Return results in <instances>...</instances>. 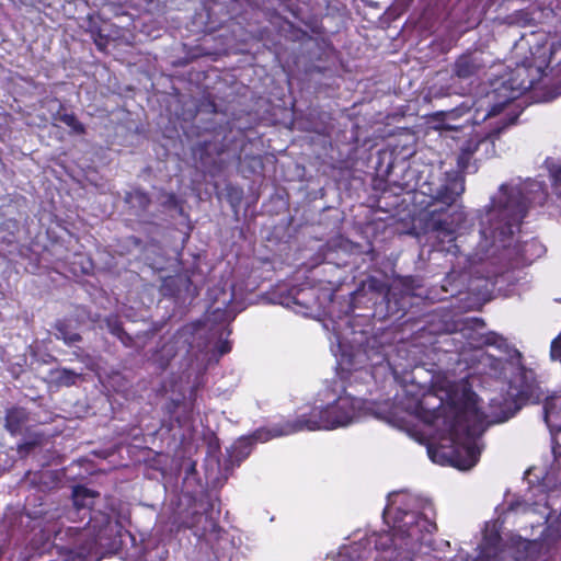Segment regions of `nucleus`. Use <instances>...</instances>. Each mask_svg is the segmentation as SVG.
I'll use <instances>...</instances> for the list:
<instances>
[{
	"label": "nucleus",
	"mask_w": 561,
	"mask_h": 561,
	"mask_svg": "<svg viewBox=\"0 0 561 561\" xmlns=\"http://www.w3.org/2000/svg\"><path fill=\"white\" fill-rule=\"evenodd\" d=\"M439 392L410 383L397 393L391 407L382 404L374 409L345 390L325 388L319 391L307 412L299 414L295 422H286V428L275 430L274 436L346 427L374 413L421 443L425 435L430 436L427 455L433 462L471 469L479 460L478 437L489 415L480 411L477 396L465 381L439 385Z\"/></svg>",
	"instance_id": "f257e3e1"
},
{
	"label": "nucleus",
	"mask_w": 561,
	"mask_h": 561,
	"mask_svg": "<svg viewBox=\"0 0 561 561\" xmlns=\"http://www.w3.org/2000/svg\"><path fill=\"white\" fill-rule=\"evenodd\" d=\"M414 500L405 494H396L383 512V518L389 529L340 548L335 561H358L373 552H383L388 561H411V554L416 552L426 541L436 525L432 518L433 508L428 504L422 514L408 511ZM511 551L500 548L497 537L486 539L482 551L476 561H512ZM513 561H518L514 558Z\"/></svg>",
	"instance_id": "f03ea898"
},
{
	"label": "nucleus",
	"mask_w": 561,
	"mask_h": 561,
	"mask_svg": "<svg viewBox=\"0 0 561 561\" xmlns=\"http://www.w3.org/2000/svg\"><path fill=\"white\" fill-rule=\"evenodd\" d=\"M526 202L517 186H502L492 201L491 208L481 220L482 247H505L513 234L514 227L520 222L526 213Z\"/></svg>",
	"instance_id": "7ed1b4c3"
},
{
	"label": "nucleus",
	"mask_w": 561,
	"mask_h": 561,
	"mask_svg": "<svg viewBox=\"0 0 561 561\" xmlns=\"http://www.w3.org/2000/svg\"><path fill=\"white\" fill-rule=\"evenodd\" d=\"M66 535L72 538L71 550L82 559L116 553L123 545L121 525L102 512L93 513L82 528H67Z\"/></svg>",
	"instance_id": "20e7f679"
},
{
	"label": "nucleus",
	"mask_w": 561,
	"mask_h": 561,
	"mask_svg": "<svg viewBox=\"0 0 561 561\" xmlns=\"http://www.w3.org/2000/svg\"><path fill=\"white\" fill-rule=\"evenodd\" d=\"M339 347L341 351L339 364L342 370L358 374V376H354V379L359 378L365 382L375 378L373 368L381 366L385 360L381 354L374 353V357H370L368 352L360 347L351 352L344 350L342 343L339 344Z\"/></svg>",
	"instance_id": "39448f33"
},
{
	"label": "nucleus",
	"mask_w": 561,
	"mask_h": 561,
	"mask_svg": "<svg viewBox=\"0 0 561 561\" xmlns=\"http://www.w3.org/2000/svg\"><path fill=\"white\" fill-rule=\"evenodd\" d=\"M540 69L526 66H517L515 69L516 78L503 81L500 87L494 89V92L503 98L502 102L496 105H506L507 102L515 100L525 91L531 89L535 80L539 77Z\"/></svg>",
	"instance_id": "423d86ee"
},
{
	"label": "nucleus",
	"mask_w": 561,
	"mask_h": 561,
	"mask_svg": "<svg viewBox=\"0 0 561 561\" xmlns=\"http://www.w3.org/2000/svg\"><path fill=\"white\" fill-rule=\"evenodd\" d=\"M518 107H478L476 116H482L486 127L488 136L500 134L504 128L513 125L519 112Z\"/></svg>",
	"instance_id": "0eeeda50"
},
{
	"label": "nucleus",
	"mask_w": 561,
	"mask_h": 561,
	"mask_svg": "<svg viewBox=\"0 0 561 561\" xmlns=\"http://www.w3.org/2000/svg\"><path fill=\"white\" fill-rule=\"evenodd\" d=\"M284 428H286V422L284 424L275 425L268 430H259L253 437H242L238 439L229 450L230 458L240 462L251 453L253 439L257 442H267L275 437V430Z\"/></svg>",
	"instance_id": "6e6552de"
},
{
	"label": "nucleus",
	"mask_w": 561,
	"mask_h": 561,
	"mask_svg": "<svg viewBox=\"0 0 561 561\" xmlns=\"http://www.w3.org/2000/svg\"><path fill=\"white\" fill-rule=\"evenodd\" d=\"M465 191V184L462 176H456L446 186L440 190H437L435 194L430 193L432 203H428V206L433 205L435 202L442 203L443 205L450 206L456 202V198L462 194Z\"/></svg>",
	"instance_id": "1a4fd4ad"
},
{
	"label": "nucleus",
	"mask_w": 561,
	"mask_h": 561,
	"mask_svg": "<svg viewBox=\"0 0 561 561\" xmlns=\"http://www.w3.org/2000/svg\"><path fill=\"white\" fill-rule=\"evenodd\" d=\"M30 421V413L23 407H12L7 409L4 416V428L12 436L23 434L26 424Z\"/></svg>",
	"instance_id": "9d476101"
},
{
	"label": "nucleus",
	"mask_w": 561,
	"mask_h": 561,
	"mask_svg": "<svg viewBox=\"0 0 561 561\" xmlns=\"http://www.w3.org/2000/svg\"><path fill=\"white\" fill-rule=\"evenodd\" d=\"M193 527L195 528V536L205 541L206 545L213 546L215 541L221 539L217 525L207 515L199 514L197 516V525H193Z\"/></svg>",
	"instance_id": "9b49d317"
},
{
	"label": "nucleus",
	"mask_w": 561,
	"mask_h": 561,
	"mask_svg": "<svg viewBox=\"0 0 561 561\" xmlns=\"http://www.w3.org/2000/svg\"><path fill=\"white\" fill-rule=\"evenodd\" d=\"M545 421L551 431H561V396L547 400Z\"/></svg>",
	"instance_id": "f8f14e48"
},
{
	"label": "nucleus",
	"mask_w": 561,
	"mask_h": 561,
	"mask_svg": "<svg viewBox=\"0 0 561 561\" xmlns=\"http://www.w3.org/2000/svg\"><path fill=\"white\" fill-rule=\"evenodd\" d=\"M55 337L61 340L66 345L71 346L82 341V336L71 329V324L66 319H59L55 322Z\"/></svg>",
	"instance_id": "ddd939ff"
},
{
	"label": "nucleus",
	"mask_w": 561,
	"mask_h": 561,
	"mask_svg": "<svg viewBox=\"0 0 561 561\" xmlns=\"http://www.w3.org/2000/svg\"><path fill=\"white\" fill-rule=\"evenodd\" d=\"M54 121L60 122L69 127V133L72 135L85 134L84 125L72 113H67V107H58V111L54 114Z\"/></svg>",
	"instance_id": "4468645a"
},
{
	"label": "nucleus",
	"mask_w": 561,
	"mask_h": 561,
	"mask_svg": "<svg viewBox=\"0 0 561 561\" xmlns=\"http://www.w3.org/2000/svg\"><path fill=\"white\" fill-rule=\"evenodd\" d=\"M50 375L54 377L55 383L62 387H71L76 385L77 380L81 377V374L69 368L51 370Z\"/></svg>",
	"instance_id": "2eb2a0df"
},
{
	"label": "nucleus",
	"mask_w": 561,
	"mask_h": 561,
	"mask_svg": "<svg viewBox=\"0 0 561 561\" xmlns=\"http://www.w3.org/2000/svg\"><path fill=\"white\" fill-rule=\"evenodd\" d=\"M94 496V493L93 491H91L90 489L83 486V485H77L73 488V491H72V500H73V505L80 511V510H84V515L88 514L89 517L90 516H93V514L91 513V511L88 508L87 504H85V499H92Z\"/></svg>",
	"instance_id": "dca6fc26"
},
{
	"label": "nucleus",
	"mask_w": 561,
	"mask_h": 561,
	"mask_svg": "<svg viewBox=\"0 0 561 561\" xmlns=\"http://www.w3.org/2000/svg\"><path fill=\"white\" fill-rule=\"evenodd\" d=\"M44 442V435L41 433H34L27 440L18 444L16 451L21 458H25L30 453L41 446Z\"/></svg>",
	"instance_id": "f3484780"
},
{
	"label": "nucleus",
	"mask_w": 561,
	"mask_h": 561,
	"mask_svg": "<svg viewBox=\"0 0 561 561\" xmlns=\"http://www.w3.org/2000/svg\"><path fill=\"white\" fill-rule=\"evenodd\" d=\"M107 325L110 332L117 336L125 346H130L133 344V337L124 330L122 322L116 317L108 318Z\"/></svg>",
	"instance_id": "a211bd4d"
},
{
	"label": "nucleus",
	"mask_w": 561,
	"mask_h": 561,
	"mask_svg": "<svg viewBox=\"0 0 561 561\" xmlns=\"http://www.w3.org/2000/svg\"><path fill=\"white\" fill-rule=\"evenodd\" d=\"M474 72V66L468 58H461L456 64V73L460 78L469 77Z\"/></svg>",
	"instance_id": "6ab92c4d"
},
{
	"label": "nucleus",
	"mask_w": 561,
	"mask_h": 561,
	"mask_svg": "<svg viewBox=\"0 0 561 561\" xmlns=\"http://www.w3.org/2000/svg\"><path fill=\"white\" fill-rule=\"evenodd\" d=\"M550 357L552 360L561 362V333L551 343Z\"/></svg>",
	"instance_id": "aec40b11"
},
{
	"label": "nucleus",
	"mask_w": 561,
	"mask_h": 561,
	"mask_svg": "<svg viewBox=\"0 0 561 561\" xmlns=\"http://www.w3.org/2000/svg\"><path fill=\"white\" fill-rule=\"evenodd\" d=\"M92 35L96 47L102 51L105 50L108 42L107 36L103 35L100 30H92Z\"/></svg>",
	"instance_id": "412c9836"
},
{
	"label": "nucleus",
	"mask_w": 561,
	"mask_h": 561,
	"mask_svg": "<svg viewBox=\"0 0 561 561\" xmlns=\"http://www.w3.org/2000/svg\"><path fill=\"white\" fill-rule=\"evenodd\" d=\"M551 176L556 192L561 195V164L551 169Z\"/></svg>",
	"instance_id": "4be33fe9"
},
{
	"label": "nucleus",
	"mask_w": 561,
	"mask_h": 561,
	"mask_svg": "<svg viewBox=\"0 0 561 561\" xmlns=\"http://www.w3.org/2000/svg\"><path fill=\"white\" fill-rule=\"evenodd\" d=\"M491 401H492V404H493V405H497V403L495 402V399H492ZM499 409L501 410V412H503V413H504V417H503L504 420H506V419H508V417L511 416L510 414H506V409H505V408H502V407L500 405V403H499Z\"/></svg>",
	"instance_id": "5701e85b"
},
{
	"label": "nucleus",
	"mask_w": 561,
	"mask_h": 561,
	"mask_svg": "<svg viewBox=\"0 0 561 561\" xmlns=\"http://www.w3.org/2000/svg\"><path fill=\"white\" fill-rule=\"evenodd\" d=\"M229 350H230V346H229V345H228V343L226 342V343H224V344H221V345H220V347H219V353L222 355V354H225V353L229 352Z\"/></svg>",
	"instance_id": "b1692460"
},
{
	"label": "nucleus",
	"mask_w": 561,
	"mask_h": 561,
	"mask_svg": "<svg viewBox=\"0 0 561 561\" xmlns=\"http://www.w3.org/2000/svg\"><path fill=\"white\" fill-rule=\"evenodd\" d=\"M51 474H53V472H50V471L42 472V473H39V478L43 479L44 477H47V476L50 477Z\"/></svg>",
	"instance_id": "393cba45"
},
{
	"label": "nucleus",
	"mask_w": 561,
	"mask_h": 561,
	"mask_svg": "<svg viewBox=\"0 0 561 561\" xmlns=\"http://www.w3.org/2000/svg\"><path fill=\"white\" fill-rule=\"evenodd\" d=\"M215 554H216V558L218 559V561H225L224 559H221V558L218 556L217 551H215Z\"/></svg>",
	"instance_id": "a878e982"
},
{
	"label": "nucleus",
	"mask_w": 561,
	"mask_h": 561,
	"mask_svg": "<svg viewBox=\"0 0 561 561\" xmlns=\"http://www.w3.org/2000/svg\"><path fill=\"white\" fill-rule=\"evenodd\" d=\"M436 128H439V127H446V128H450L451 126L450 125H442V126H435Z\"/></svg>",
	"instance_id": "bb28decb"
},
{
	"label": "nucleus",
	"mask_w": 561,
	"mask_h": 561,
	"mask_svg": "<svg viewBox=\"0 0 561 561\" xmlns=\"http://www.w3.org/2000/svg\"><path fill=\"white\" fill-rule=\"evenodd\" d=\"M559 93H561V91Z\"/></svg>",
	"instance_id": "cd10ccee"
}]
</instances>
